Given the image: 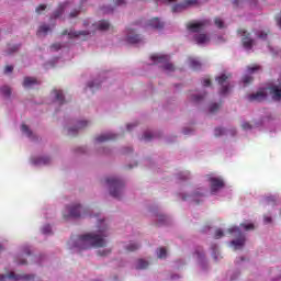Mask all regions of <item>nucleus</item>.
<instances>
[{"mask_svg":"<svg viewBox=\"0 0 281 281\" xmlns=\"http://www.w3.org/2000/svg\"><path fill=\"white\" fill-rule=\"evenodd\" d=\"M83 25H86V26H87V25H89V23H87V21H85V22H83Z\"/></svg>","mask_w":281,"mask_h":281,"instance_id":"obj_61","label":"nucleus"},{"mask_svg":"<svg viewBox=\"0 0 281 281\" xmlns=\"http://www.w3.org/2000/svg\"><path fill=\"white\" fill-rule=\"evenodd\" d=\"M126 42L130 43V45H137V44L142 43V36L138 34H135V30L128 29Z\"/></svg>","mask_w":281,"mask_h":281,"instance_id":"obj_14","label":"nucleus"},{"mask_svg":"<svg viewBox=\"0 0 281 281\" xmlns=\"http://www.w3.org/2000/svg\"><path fill=\"white\" fill-rule=\"evenodd\" d=\"M143 139H145V142H150V139H153V134L150 132H146L143 135Z\"/></svg>","mask_w":281,"mask_h":281,"instance_id":"obj_41","label":"nucleus"},{"mask_svg":"<svg viewBox=\"0 0 281 281\" xmlns=\"http://www.w3.org/2000/svg\"><path fill=\"white\" fill-rule=\"evenodd\" d=\"M14 71V66H5L4 67V74H12Z\"/></svg>","mask_w":281,"mask_h":281,"instance_id":"obj_46","label":"nucleus"},{"mask_svg":"<svg viewBox=\"0 0 281 281\" xmlns=\"http://www.w3.org/2000/svg\"><path fill=\"white\" fill-rule=\"evenodd\" d=\"M238 34H240V36H243V45L244 47H246V49H251V47H254V41L251 40L249 32H247L246 30L239 29Z\"/></svg>","mask_w":281,"mask_h":281,"instance_id":"obj_13","label":"nucleus"},{"mask_svg":"<svg viewBox=\"0 0 281 281\" xmlns=\"http://www.w3.org/2000/svg\"><path fill=\"white\" fill-rule=\"evenodd\" d=\"M18 265H27V261L25 259H22L18 262Z\"/></svg>","mask_w":281,"mask_h":281,"instance_id":"obj_55","label":"nucleus"},{"mask_svg":"<svg viewBox=\"0 0 281 281\" xmlns=\"http://www.w3.org/2000/svg\"><path fill=\"white\" fill-rule=\"evenodd\" d=\"M20 47H21L20 45L13 46L11 53H12V52H19V48H20Z\"/></svg>","mask_w":281,"mask_h":281,"instance_id":"obj_54","label":"nucleus"},{"mask_svg":"<svg viewBox=\"0 0 281 281\" xmlns=\"http://www.w3.org/2000/svg\"><path fill=\"white\" fill-rule=\"evenodd\" d=\"M136 269H148V261H146L144 259H138Z\"/></svg>","mask_w":281,"mask_h":281,"instance_id":"obj_27","label":"nucleus"},{"mask_svg":"<svg viewBox=\"0 0 281 281\" xmlns=\"http://www.w3.org/2000/svg\"><path fill=\"white\" fill-rule=\"evenodd\" d=\"M203 87H210V85H212V81L210 80V78H205L202 80Z\"/></svg>","mask_w":281,"mask_h":281,"instance_id":"obj_48","label":"nucleus"},{"mask_svg":"<svg viewBox=\"0 0 281 281\" xmlns=\"http://www.w3.org/2000/svg\"><path fill=\"white\" fill-rule=\"evenodd\" d=\"M166 1V3H172V2H175L176 0H165Z\"/></svg>","mask_w":281,"mask_h":281,"instance_id":"obj_59","label":"nucleus"},{"mask_svg":"<svg viewBox=\"0 0 281 281\" xmlns=\"http://www.w3.org/2000/svg\"><path fill=\"white\" fill-rule=\"evenodd\" d=\"M178 177L182 181H186V180L190 179V172L186 171V172L179 173Z\"/></svg>","mask_w":281,"mask_h":281,"instance_id":"obj_35","label":"nucleus"},{"mask_svg":"<svg viewBox=\"0 0 281 281\" xmlns=\"http://www.w3.org/2000/svg\"><path fill=\"white\" fill-rule=\"evenodd\" d=\"M186 199H187L186 196L182 198L183 201H186Z\"/></svg>","mask_w":281,"mask_h":281,"instance_id":"obj_64","label":"nucleus"},{"mask_svg":"<svg viewBox=\"0 0 281 281\" xmlns=\"http://www.w3.org/2000/svg\"><path fill=\"white\" fill-rule=\"evenodd\" d=\"M5 278H9V280H34V274H16L14 272H10L9 274H0V281H4Z\"/></svg>","mask_w":281,"mask_h":281,"instance_id":"obj_9","label":"nucleus"},{"mask_svg":"<svg viewBox=\"0 0 281 281\" xmlns=\"http://www.w3.org/2000/svg\"><path fill=\"white\" fill-rule=\"evenodd\" d=\"M21 131L22 133H24V135L29 136L31 139L34 137V133L30 131V127L26 124H22Z\"/></svg>","mask_w":281,"mask_h":281,"instance_id":"obj_26","label":"nucleus"},{"mask_svg":"<svg viewBox=\"0 0 281 281\" xmlns=\"http://www.w3.org/2000/svg\"><path fill=\"white\" fill-rule=\"evenodd\" d=\"M60 47H63L59 43L53 44L50 46V49H54L55 52H58V49H60Z\"/></svg>","mask_w":281,"mask_h":281,"instance_id":"obj_49","label":"nucleus"},{"mask_svg":"<svg viewBox=\"0 0 281 281\" xmlns=\"http://www.w3.org/2000/svg\"><path fill=\"white\" fill-rule=\"evenodd\" d=\"M263 221H265V223L269 224V223H271L272 218L269 216H265Z\"/></svg>","mask_w":281,"mask_h":281,"instance_id":"obj_53","label":"nucleus"},{"mask_svg":"<svg viewBox=\"0 0 281 281\" xmlns=\"http://www.w3.org/2000/svg\"><path fill=\"white\" fill-rule=\"evenodd\" d=\"M111 27V24H109V21L102 20L99 22L97 30H100L101 32H104Z\"/></svg>","mask_w":281,"mask_h":281,"instance_id":"obj_24","label":"nucleus"},{"mask_svg":"<svg viewBox=\"0 0 281 281\" xmlns=\"http://www.w3.org/2000/svg\"><path fill=\"white\" fill-rule=\"evenodd\" d=\"M30 254H31V252H30L29 250H26V255L30 256Z\"/></svg>","mask_w":281,"mask_h":281,"instance_id":"obj_62","label":"nucleus"},{"mask_svg":"<svg viewBox=\"0 0 281 281\" xmlns=\"http://www.w3.org/2000/svg\"><path fill=\"white\" fill-rule=\"evenodd\" d=\"M228 234H236L238 236L237 239L231 241L235 249H243L245 247V235H243L238 226L231 227Z\"/></svg>","mask_w":281,"mask_h":281,"instance_id":"obj_5","label":"nucleus"},{"mask_svg":"<svg viewBox=\"0 0 281 281\" xmlns=\"http://www.w3.org/2000/svg\"><path fill=\"white\" fill-rule=\"evenodd\" d=\"M133 126H137V124H127V131H132Z\"/></svg>","mask_w":281,"mask_h":281,"instance_id":"obj_56","label":"nucleus"},{"mask_svg":"<svg viewBox=\"0 0 281 281\" xmlns=\"http://www.w3.org/2000/svg\"><path fill=\"white\" fill-rule=\"evenodd\" d=\"M190 132H188V130H184V135H189Z\"/></svg>","mask_w":281,"mask_h":281,"instance_id":"obj_60","label":"nucleus"},{"mask_svg":"<svg viewBox=\"0 0 281 281\" xmlns=\"http://www.w3.org/2000/svg\"><path fill=\"white\" fill-rule=\"evenodd\" d=\"M234 5H238V0H233Z\"/></svg>","mask_w":281,"mask_h":281,"instance_id":"obj_58","label":"nucleus"},{"mask_svg":"<svg viewBox=\"0 0 281 281\" xmlns=\"http://www.w3.org/2000/svg\"><path fill=\"white\" fill-rule=\"evenodd\" d=\"M271 95L272 100H281V83L274 85L270 88H260L257 92L248 94L249 102H265L267 95Z\"/></svg>","mask_w":281,"mask_h":281,"instance_id":"obj_2","label":"nucleus"},{"mask_svg":"<svg viewBox=\"0 0 281 281\" xmlns=\"http://www.w3.org/2000/svg\"><path fill=\"white\" fill-rule=\"evenodd\" d=\"M0 92L4 95V98H10V95H12V89L10 88V86L1 87Z\"/></svg>","mask_w":281,"mask_h":281,"instance_id":"obj_25","label":"nucleus"},{"mask_svg":"<svg viewBox=\"0 0 281 281\" xmlns=\"http://www.w3.org/2000/svg\"><path fill=\"white\" fill-rule=\"evenodd\" d=\"M258 69H260V66H249L248 67V72L249 74H254V71H258Z\"/></svg>","mask_w":281,"mask_h":281,"instance_id":"obj_47","label":"nucleus"},{"mask_svg":"<svg viewBox=\"0 0 281 281\" xmlns=\"http://www.w3.org/2000/svg\"><path fill=\"white\" fill-rule=\"evenodd\" d=\"M124 153H133V148L127 147V148L124 149Z\"/></svg>","mask_w":281,"mask_h":281,"instance_id":"obj_57","label":"nucleus"},{"mask_svg":"<svg viewBox=\"0 0 281 281\" xmlns=\"http://www.w3.org/2000/svg\"><path fill=\"white\" fill-rule=\"evenodd\" d=\"M241 128H243L244 131H251V124H249L248 122L243 123V124H241Z\"/></svg>","mask_w":281,"mask_h":281,"instance_id":"obj_44","label":"nucleus"},{"mask_svg":"<svg viewBox=\"0 0 281 281\" xmlns=\"http://www.w3.org/2000/svg\"><path fill=\"white\" fill-rule=\"evenodd\" d=\"M225 236V234L223 233V231L221 228L216 229L215 232V238H223Z\"/></svg>","mask_w":281,"mask_h":281,"instance_id":"obj_43","label":"nucleus"},{"mask_svg":"<svg viewBox=\"0 0 281 281\" xmlns=\"http://www.w3.org/2000/svg\"><path fill=\"white\" fill-rule=\"evenodd\" d=\"M1 249H3V246H2V245H0V251H1Z\"/></svg>","mask_w":281,"mask_h":281,"instance_id":"obj_63","label":"nucleus"},{"mask_svg":"<svg viewBox=\"0 0 281 281\" xmlns=\"http://www.w3.org/2000/svg\"><path fill=\"white\" fill-rule=\"evenodd\" d=\"M189 63H190V68L191 69H194V70L201 69L202 64L196 58H190Z\"/></svg>","mask_w":281,"mask_h":281,"instance_id":"obj_23","label":"nucleus"},{"mask_svg":"<svg viewBox=\"0 0 281 281\" xmlns=\"http://www.w3.org/2000/svg\"><path fill=\"white\" fill-rule=\"evenodd\" d=\"M240 226L244 227V229H246V232L255 229L254 224H240Z\"/></svg>","mask_w":281,"mask_h":281,"instance_id":"obj_40","label":"nucleus"},{"mask_svg":"<svg viewBox=\"0 0 281 281\" xmlns=\"http://www.w3.org/2000/svg\"><path fill=\"white\" fill-rule=\"evenodd\" d=\"M34 85H41V81H38L34 77H25L23 81V87L25 89H30V87H34Z\"/></svg>","mask_w":281,"mask_h":281,"instance_id":"obj_18","label":"nucleus"},{"mask_svg":"<svg viewBox=\"0 0 281 281\" xmlns=\"http://www.w3.org/2000/svg\"><path fill=\"white\" fill-rule=\"evenodd\" d=\"M225 134V130L223 127L215 128V137H221V135Z\"/></svg>","mask_w":281,"mask_h":281,"instance_id":"obj_36","label":"nucleus"},{"mask_svg":"<svg viewBox=\"0 0 281 281\" xmlns=\"http://www.w3.org/2000/svg\"><path fill=\"white\" fill-rule=\"evenodd\" d=\"M209 182L211 184V193L216 194L218 190L225 188V181L222 178L209 177Z\"/></svg>","mask_w":281,"mask_h":281,"instance_id":"obj_8","label":"nucleus"},{"mask_svg":"<svg viewBox=\"0 0 281 281\" xmlns=\"http://www.w3.org/2000/svg\"><path fill=\"white\" fill-rule=\"evenodd\" d=\"M98 254L99 256H109V254H111V249H104L103 251H99Z\"/></svg>","mask_w":281,"mask_h":281,"instance_id":"obj_50","label":"nucleus"},{"mask_svg":"<svg viewBox=\"0 0 281 281\" xmlns=\"http://www.w3.org/2000/svg\"><path fill=\"white\" fill-rule=\"evenodd\" d=\"M243 82L244 85H251V82H254V77L246 75L243 77Z\"/></svg>","mask_w":281,"mask_h":281,"instance_id":"obj_34","label":"nucleus"},{"mask_svg":"<svg viewBox=\"0 0 281 281\" xmlns=\"http://www.w3.org/2000/svg\"><path fill=\"white\" fill-rule=\"evenodd\" d=\"M221 109V103H212L209 108L210 113H216Z\"/></svg>","mask_w":281,"mask_h":281,"instance_id":"obj_30","label":"nucleus"},{"mask_svg":"<svg viewBox=\"0 0 281 281\" xmlns=\"http://www.w3.org/2000/svg\"><path fill=\"white\" fill-rule=\"evenodd\" d=\"M199 0H186L182 3L175 4L172 7V12H183V10H188V8H192V5H196Z\"/></svg>","mask_w":281,"mask_h":281,"instance_id":"obj_12","label":"nucleus"},{"mask_svg":"<svg viewBox=\"0 0 281 281\" xmlns=\"http://www.w3.org/2000/svg\"><path fill=\"white\" fill-rule=\"evenodd\" d=\"M214 23L218 30H223V27H225V22H223L221 18H215Z\"/></svg>","mask_w":281,"mask_h":281,"instance_id":"obj_31","label":"nucleus"},{"mask_svg":"<svg viewBox=\"0 0 281 281\" xmlns=\"http://www.w3.org/2000/svg\"><path fill=\"white\" fill-rule=\"evenodd\" d=\"M145 27H151V30H164V22L159 21V18H153L145 24Z\"/></svg>","mask_w":281,"mask_h":281,"instance_id":"obj_15","label":"nucleus"},{"mask_svg":"<svg viewBox=\"0 0 281 281\" xmlns=\"http://www.w3.org/2000/svg\"><path fill=\"white\" fill-rule=\"evenodd\" d=\"M49 30H50L49 25L43 24V25L40 26L37 33L38 34H47V32H49Z\"/></svg>","mask_w":281,"mask_h":281,"instance_id":"obj_29","label":"nucleus"},{"mask_svg":"<svg viewBox=\"0 0 281 281\" xmlns=\"http://www.w3.org/2000/svg\"><path fill=\"white\" fill-rule=\"evenodd\" d=\"M78 14H80V8L79 9H74L70 14L69 18L70 19H76V16H78Z\"/></svg>","mask_w":281,"mask_h":281,"instance_id":"obj_37","label":"nucleus"},{"mask_svg":"<svg viewBox=\"0 0 281 281\" xmlns=\"http://www.w3.org/2000/svg\"><path fill=\"white\" fill-rule=\"evenodd\" d=\"M229 78H232V74H222L215 78L216 82L221 87L220 95H227V93H229V89H232V86L229 85Z\"/></svg>","mask_w":281,"mask_h":281,"instance_id":"obj_4","label":"nucleus"},{"mask_svg":"<svg viewBox=\"0 0 281 281\" xmlns=\"http://www.w3.org/2000/svg\"><path fill=\"white\" fill-rule=\"evenodd\" d=\"M52 232V226L49 224L43 226L42 234H49Z\"/></svg>","mask_w":281,"mask_h":281,"instance_id":"obj_38","label":"nucleus"},{"mask_svg":"<svg viewBox=\"0 0 281 281\" xmlns=\"http://www.w3.org/2000/svg\"><path fill=\"white\" fill-rule=\"evenodd\" d=\"M105 182L108 183L110 188V194L114 199H120L122 196V193L124 192V181L120 180L119 178H106Z\"/></svg>","mask_w":281,"mask_h":281,"instance_id":"obj_3","label":"nucleus"},{"mask_svg":"<svg viewBox=\"0 0 281 281\" xmlns=\"http://www.w3.org/2000/svg\"><path fill=\"white\" fill-rule=\"evenodd\" d=\"M193 38L198 45H203L210 42V37L206 34H196Z\"/></svg>","mask_w":281,"mask_h":281,"instance_id":"obj_20","label":"nucleus"},{"mask_svg":"<svg viewBox=\"0 0 281 281\" xmlns=\"http://www.w3.org/2000/svg\"><path fill=\"white\" fill-rule=\"evenodd\" d=\"M199 196H203V193H200V192L193 193V201H195V203H199V200H196V198H199Z\"/></svg>","mask_w":281,"mask_h":281,"instance_id":"obj_51","label":"nucleus"},{"mask_svg":"<svg viewBox=\"0 0 281 281\" xmlns=\"http://www.w3.org/2000/svg\"><path fill=\"white\" fill-rule=\"evenodd\" d=\"M53 95L59 104H65V94L63 93V90H53Z\"/></svg>","mask_w":281,"mask_h":281,"instance_id":"obj_21","label":"nucleus"},{"mask_svg":"<svg viewBox=\"0 0 281 281\" xmlns=\"http://www.w3.org/2000/svg\"><path fill=\"white\" fill-rule=\"evenodd\" d=\"M207 94H191V101L194 102V104H199V102H203Z\"/></svg>","mask_w":281,"mask_h":281,"instance_id":"obj_22","label":"nucleus"},{"mask_svg":"<svg viewBox=\"0 0 281 281\" xmlns=\"http://www.w3.org/2000/svg\"><path fill=\"white\" fill-rule=\"evenodd\" d=\"M115 5H126L124 0H114Z\"/></svg>","mask_w":281,"mask_h":281,"instance_id":"obj_52","label":"nucleus"},{"mask_svg":"<svg viewBox=\"0 0 281 281\" xmlns=\"http://www.w3.org/2000/svg\"><path fill=\"white\" fill-rule=\"evenodd\" d=\"M150 59L154 60L156 65H159V63L165 64L164 69H166V71H172L175 69V65L167 63L169 59L168 55L155 54L151 55Z\"/></svg>","mask_w":281,"mask_h":281,"instance_id":"obj_6","label":"nucleus"},{"mask_svg":"<svg viewBox=\"0 0 281 281\" xmlns=\"http://www.w3.org/2000/svg\"><path fill=\"white\" fill-rule=\"evenodd\" d=\"M44 10H47V5L45 4H40L36 9H35V12L37 14H41V12H43Z\"/></svg>","mask_w":281,"mask_h":281,"instance_id":"obj_39","label":"nucleus"},{"mask_svg":"<svg viewBox=\"0 0 281 281\" xmlns=\"http://www.w3.org/2000/svg\"><path fill=\"white\" fill-rule=\"evenodd\" d=\"M210 25L209 20H202L199 22H189L187 24V30H190V32H201L203 27Z\"/></svg>","mask_w":281,"mask_h":281,"instance_id":"obj_11","label":"nucleus"},{"mask_svg":"<svg viewBox=\"0 0 281 281\" xmlns=\"http://www.w3.org/2000/svg\"><path fill=\"white\" fill-rule=\"evenodd\" d=\"M167 251L166 248H159L158 258H166Z\"/></svg>","mask_w":281,"mask_h":281,"instance_id":"obj_42","label":"nucleus"},{"mask_svg":"<svg viewBox=\"0 0 281 281\" xmlns=\"http://www.w3.org/2000/svg\"><path fill=\"white\" fill-rule=\"evenodd\" d=\"M89 125V122L87 121H79L78 122V126L77 127H70L68 130V135H70V137H74L76 135H78V131L86 128V126Z\"/></svg>","mask_w":281,"mask_h":281,"instance_id":"obj_16","label":"nucleus"},{"mask_svg":"<svg viewBox=\"0 0 281 281\" xmlns=\"http://www.w3.org/2000/svg\"><path fill=\"white\" fill-rule=\"evenodd\" d=\"M125 249L127 251H137V249H139V244H136V243H130Z\"/></svg>","mask_w":281,"mask_h":281,"instance_id":"obj_28","label":"nucleus"},{"mask_svg":"<svg viewBox=\"0 0 281 281\" xmlns=\"http://www.w3.org/2000/svg\"><path fill=\"white\" fill-rule=\"evenodd\" d=\"M69 5V2L59 3L57 9L54 11L52 19H60L63 16L65 9Z\"/></svg>","mask_w":281,"mask_h":281,"instance_id":"obj_17","label":"nucleus"},{"mask_svg":"<svg viewBox=\"0 0 281 281\" xmlns=\"http://www.w3.org/2000/svg\"><path fill=\"white\" fill-rule=\"evenodd\" d=\"M35 164H44V165L49 164V157L41 158V159H40L37 162H35Z\"/></svg>","mask_w":281,"mask_h":281,"instance_id":"obj_45","label":"nucleus"},{"mask_svg":"<svg viewBox=\"0 0 281 281\" xmlns=\"http://www.w3.org/2000/svg\"><path fill=\"white\" fill-rule=\"evenodd\" d=\"M61 36H68V38H80V36H83V41H87V36H91V31L64 30Z\"/></svg>","mask_w":281,"mask_h":281,"instance_id":"obj_7","label":"nucleus"},{"mask_svg":"<svg viewBox=\"0 0 281 281\" xmlns=\"http://www.w3.org/2000/svg\"><path fill=\"white\" fill-rule=\"evenodd\" d=\"M80 210H82V205L80 204L67 206L66 211L68 212V215L64 214V218H80Z\"/></svg>","mask_w":281,"mask_h":281,"instance_id":"obj_10","label":"nucleus"},{"mask_svg":"<svg viewBox=\"0 0 281 281\" xmlns=\"http://www.w3.org/2000/svg\"><path fill=\"white\" fill-rule=\"evenodd\" d=\"M106 233L104 231H99V233H89L80 235L75 243V247L80 250L85 249H95L104 247L106 245Z\"/></svg>","mask_w":281,"mask_h":281,"instance_id":"obj_1","label":"nucleus"},{"mask_svg":"<svg viewBox=\"0 0 281 281\" xmlns=\"http://www.w3.org/2000/svg\"><path fill=\"white\" fill-rule=\"evenodd\" d=\"M88 87H89V89H91V91L93 92V91H95V89H100V83H98V82H95V81H90V82L88 83Z\"/></svg>","mask_w":281,"mask_h":281,"instance_id":"obj_33","label":"nucleus"},{"mask_svg":"<svg viewBox=\"0 0 281 281\" xmlns=\"http://www.w3.org/2000/svg\"><path fill=\"white\" fill-rule=\"evenodd\" d=\"M270 31H259L257 33L258 38H261L262 41H266L267 36H269Z\"/></svg>","mask_w":281,"mask_h":281,"instance_id":"obj_32","label":"nucleus"},{"mask_svg":"<svg viewBox=\"0 0 281 281\" xmlns=\"http://www.w3.org/2000/svg\"><path fill=\"white\" fill-rule=\"evenodd\" d=\"M117 136L115 134H103L95 138V142L99 144H102V142H111V139H115Z\"/></svg>","mask_w":281,"mask_h":281,"instance_id":"obj_19","label":"nucleus"}]
</instances>
